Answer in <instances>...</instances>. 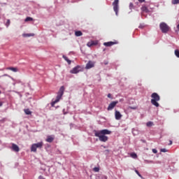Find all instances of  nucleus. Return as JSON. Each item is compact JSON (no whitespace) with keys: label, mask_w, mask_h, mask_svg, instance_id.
Here are the masks:
<instances>
[{"label":"nucleus","mask_w":179,"mask_h":179,"mask_svg":"<svg viewBox=\"0 0 179 179\" xmlns=\"http://www.w3.org/2000/svg\"><path fill=\"white\" fill-rule=\"evenodd\" d=\"M112 132L108 129H103L101 131H94V136L99 138V140L102 142H106L108 141V137L106 135L110 134Z\"/></svg>","instance_id":"f257e3e1"},{"label":"nucleus","mask_w":179,"mask_h":179,"mask_svg":"<svg viewBox=\"0 0 179 179\" xmlns=\"http://www.w3.org/2000/svg\"><path fill=\"white\" fill-rule=\"evenodd\" d=\"M151 103L155 107H159V103L158 101L161 100L160 96L157 93H152L151 94Z\"/></svg>","instance_id":"f03ea898"},{"label":"nucleus","mask_w":179,"mask_h":179,"mask_svg":"<svg viewBox=\"0 0 179 179\" xmlns=\"http://www.w3.org/2000/svg\"><path fill=\"white\" fill-rule=\"evenodd\" d=\"M43 145H44L43 142H39V143H34V144L31 145L30 150H31V152H37V148L41 149L43 148Z\"/></svg>","instance_id":"7ed1b4c3"},{"label":"nucleus","mask_w":179,"mask_h":179,"mask_svg":"<svg viewBox=\"0 0 179 179\" xmlns=\"http://www.w3.org/2000/svg\"><path fill=\"white\" fill-rule=\"evenodd\" d=\"M64 90H65V88H64V86H62V87L59 88V92H57V97H56V99H55V102H59V101H60V99H62V97L63 95H64Z\"/></svg>","instance_id":"20e7f679"},{"label":"nucleus","mask_w":179,"mask_h":179,"mask_svg":"<svg viewBox=\"0 0 179 179\" xmlns=\"http://www.w3.org/2000/svg\"><path fill=\"white\" fill-rule=\"evenodd\" d=\"M160 29L162 33L166 34L169 31L170 27L164 22L159 24Z\"/></svg>","instance_id":"39448f33"},{"label":"nucleus","mask_w":179,"mask_h":179,"mask_svg":"<svg viewBox=\"0 0 179 179\" xmlns=\"http://www.w3.org/2000/svg\"><path fill=\"white\" fill-rule=\"evenodd\" d=\"M119 0H114L113 3V10L115 13L116 15H118L119 13Z\"/></svg>","instance_id":"423d86ee"},{"label":"nucleus","mask_w":179,"mask_h":179,"mask_svg":"<svg viewBox=\"0 0 179 179\" xmlns=\"http://www.w3.org/2000/svg\"><path fill=\"white\" fill-rule=\"evenodd\" d=\"M119 101H112L108 106L107 110L110 111L114 109V108L117 105Z\"/></svg>","instance_id":"0eeeda50"},{"label":"nucleus","mask_w":179,"mask_h":179,"mask_svg":"<svg viewBox=\"0 0 179 179\" xmlns=\"http://www.w3.org/2000/svg\"><path fill=\"white\" fill-rule=\"evenodd\" d=\"M80 69H81V67L80 66H77L74 67L72 70H71L70 73L72 74H76V73H79L80 71H81Z\"/></svg>","instance_id":"6e6552de"},{"label":"nucleus","mask_w":179,"mask_h":179,"mask_svg":"<svg viewBox=\"0 0 179 179\" xmlns=\"http://www.w3.org/2000/svg\"><path fill=\"white\" fill-rule=\"evenodd\" d=\"M95 66V63L92 62V61H89L88 63L86 64L85 69H90L92 68H94Z\"/></svg>","instance_id":"1a4fd4ad"},{"label":"nucleus","mask_w":179,"mask_h":179,"mask_svg":"<svg viewBox=\"0 0 179 179\" xmlns=\"http://www.w3.org/2000/svg\"><path fill=\"white\" fill-rule=\"evenodd\" d=\"M115 117L117 120H120L122 117V115L120 113V112L115 110Z\"/></svg>","instance_id":"9d476101"},{"label":"nucleus","mask_w":179,"mask_h":179,"mask_svg":"<svg viewBox=\"0 0 179 179\" xmlns=\"http://www.w3.org/2000/svg\"><path fill=\"white\" fill-rule=\"evenodd\" d=\"M12 147H11V150H13L14 152H18L20 151V148L18 145L12 143Z\"/></svg>","instance_id":"9b49d317"},{"label":"nucleus","mask_w":179,"mask_h":179,"mask_svg":"<svg viewBox=\"0 0 179 179\" xmlns=\"http://www.w3.org/2000/svg\"><path fill=\"white\" fill-rule=\"evenodd\" d=\"M54 140H55L54 136H47L45 141L48 142V143H52L54 141Z\"/></svg>","instance_id":"f8f14e48"},{"label":"nucleus","mask_w":179,"mask_h":179,"mask_svg":"<svg viewBox=\"0 0 179 179\" xmlns=\"http://www.w3.org/2000/svg\"><path fill=\"white\" fill-rule=\"evenodd\" d=\"M141 10L143 13H148L150 12L149 8L148 7H146V6H143V7H141Z\"/></svg>","instance_id":"ddd939ff"},{"label":"nucleus","mask_w":179,"mask_h":179,"mask_svg":"<svg viewBox=\"0 0 179 179\" xmlns=\"http://www.w3.org/2000/svg\"><path fill=\"white\" fill-rule=\"evenodd\" d=\"M115 44H117V43H115V42H108V43H104L103 45H105L106 47H111V46L114 45Z\"/></svg>","instance_id":"4468645a"},{"label":"nucleus","mask_w":179,"mask_h":179,"mask_svg":"<svg viewBox=\"0 0 179 179\" xmlns=\"http://www.w3.org/2000/svg\"><path fill=\"white\" fill-rule=\"evenodd\" d=\"M97 44H98V42H96V41H91V42H88L87 45L88 47H92L94 45H96Z\"/></svg>","instance_id":"2eb2a0df"},{"label":"nucleus","mask_w":179,"mask_h":179,"mask_svg":"<svg viewBox=\"0 0 179 179\" xmlns=\"http://www.w3.org/2000/svg\"><path fill=\"white\" fill-rule=\"evenodd\" d=\"M6 70H10V71H13L15 73L18 71V69L17 68H14V67L6 68Z\"/></svg>","instance_id":"dca6fc26"},{"label":"nucleus","mask_w":179,"mask_h":179,"mask_svg":"<svg viewBox=\"0 0 179 179\" xmlns=\"http://www.w3.org/2000/svg\"><path fill=\"white\" fill-rule=\"evenodd\" d=\"M75 36L77 37H80V36H83V33L80 31H76Z\"/></svg>","instance_id":"f3484780"},{"label":"nucleus","mask_w":179,"mask_h":179,"mask_svg":"<svg viewBox=\"0 0 179 179\" xmlns=\"http://www.w3.org/2000/svg\"><path fill=\"white\" fill-rule=\"evenodd\" d=\"M130 156L133 158V159H137L138 158V155L137 154H136L135 152L131 153Z\"/></svg>","instance_id":"a211bd4d"},{"label":"nucleus","mask_w":179,"mask_h":179,"mask_svg":"<svg viewBox=\"0 0 179 179\" xmlns=\"http://www.w3.org/2000/svg\"><path fill=\"white\" fill-rule=\"evenodd\" d=\"M24 111L26 115H31V111L29 109H24Z\"/></svg>","instance_id":"6ab92c4d"},{"label":"nucleus","mask_w":179,"mask_h":179,"mask_svg":"<svg viewBox=\"0 0 179 179\" xmlns=\"http://www.w3.org/2000/svg\"><path fill=\"white\" fill-rule=\"evenodd\" d=\"M33 21V18L31 17H27V18L24 20L25 22Z\"/></svg>","instance_id":"aec40b11"},{"label":"nucleus","mask_w":179,"mask_h":179,"mask_svg":"<svg viewBox=\"0 0 179 179\" xmlns=\"http://www.w3.org/2000/svg\"><path fill=\"white\" fill-rule=\"evenodd\" d=\"M63 58L64 59V60H66L68 63V64H71V61H70L67 57H64L63 56Z\"/></svg>","instance_id":"412c9836"},{"label":"nucleus","mask_w":179,"mask_h":179,"mask_svg":"<svg viewBox=\"0 0 179 179\" xmlns=\"http://www.w3.org/2000/svg\"><path fill=\"white\" fill-rule=\"evenodd\" d=\"M154 124L152 122H148L146 123L147 127H150Z\"/></svg>","instance_id":"4be33fe9"},{"label":"nucleus","mask_w":179,"mask_h":179,"mask_svg":"<svg viewBox=\"0 0 179 179\" xmlns=\"http://www.w3.org/2000/svg\"><path fill=\"white\" fill-rule=\"evenodd\" d=\"M172 4L173 5L179 4V0H172Z\"/></svg>","instance_id":"5701e85b"},{"label":"nucleus","mask_w":179,"mask_h":179,"mask_svg":"<svg viewBox=\"0 0 179 179\" xmlns=\"http://www.w3.org/2000/svg\"><path fill=\"white\" fill-rule=\"evenodd\" d=\"M10 24V20H7L6 23V27H8Z\"/></svg>","instance_id":"b1692460"},{"label":"nucleus","mask_w":179,"mask_h":179,"mask_svg":"<svg viewBox=\"0 0 179 179\" xmlns=\"http://www.w3.org/2000/svg\"><path fill=\"white\" fill-rule=\"evenodd\" d=\"M175 55L179 58V50H175Z\"/></svg>","instance_id":"393cba45"},{"label":"nucleus","mask_w":179,"mask_h":179,"mask_svg":"<svg viewBox=\"0 0 179 179\" xmlns=\"http://www.w3.org/2000/svg\"><path fill=\"white\" fill-rule=\"evenodd\" d=\"M108 61H107V60H106V61H104L103 62H101V65H105V66H106V65H108Z\"/></svg>","instance_id":"a878e982"},{"label":"nucleus","mask_w":179,"mask_h":179,"mask_svg":"<svg viewBox=\"0 0 179 179\" xmlns=\"http://www.w3.org/2000/svg\"><path fill=\"white\" fill-rule=\"evenodd\" d=\"M128 109L136 110V109H138V107H137V106H134V107L129 106V107L128 108Z\"/></svg>","instance_id":"bb28decb"},{"label":"nucleus","mask_w":179,"mask_h":179,"mask_svg":"<svg viewBox=\"0 0 179 179\" xmlns=\"http://www.w3.org/2000/svg\"><path fill=\"white\" fill-rule=\"evenodd\" d=\"M99 168H98V167H94V169H93V171H95V172H99Z\"/></svg>","instance_id":"cd10ccee"},{"label":"nucleus","mask_w":179,"mask_h":179,"mask_svg":"<svg viewBox=\"0 0 179 179\" xmlns=\"http://www.w3.org/2000/svg\"><path fill=\"white\" fill-rule=\"evenodd\" d=\"M136 173L141 178H142V176L141 175V173H139V171L138 170H135Z\"/></svg>","instance_id":"c85d7f7f"},{"label":"nucleus","mask_w":179,"mask_h":179,"mask_svg":"<svg viewBox=\"0 0 179 179\" xmlns=\"http://www.w3.org/2000/svg\"><path fill=\"white\" fill-rule=\"evenodd\" d=\"M160 151L162 152H168V150H167L166 148L161 149Z\"/></svg>","instance_id":"c756f323"},{"label":"nucleus","mask_w":179,"mask_h":179,"mask_svg":"<svg viewBox=\"0 0 179 179\" xmlns=\"http://www.w3.org/2000/svg\"><path fill=\"white\" fill-rule=\"evenodd\" d=\"M58 103V102H56V100H55V101H52V102L51 103V106H55V103Z\"/></svg>","instance_id":"7c9ffc66"},{"label":"nucleus","mask_w":179,"mask_h":179,"mask_svg":"<svg viewBox=\"0 0 179 179\" xmlns=\"http://www.w3.org/2000/svg\"><path fill=\"white\" fill-rule=\"evenodd\" d=\"M31 36V34H24L23 36L24 37H30Z\"/></svg>","instance_id":"2f4dec72"},{"label":"nucleus","mask_w":179,"mask_h":179,"mask_svg":"<svg viewBox=\"0 0 179 179\" xmlns=\"http://www.w3.org/2000/svg\"><path fill=\"white\" fill-rule=\"evenodd\" d=\"M6 118H3L2 120H0V122L3 123L4 122H6Z\"/></svg>","instance_id":"473e14b6"},{"label":"nucleus","mask_w":179,"mask_h":179,"mask_svg":"<svg viewBox=\"0 0 179 179\" xmlns=\"http://www.w3.org/2000/svg\"><path fill=\"white\" fill-rule=\"evenodd\" d=\"M129 8H134V4H133V3H130V4H129Z\"/></svg>","instance_id":"72a5a7b5"},{"label":"nucleus","mask_w":179,"mask_h":179,"mask_svg":"<svg viewBox=\"0 0 179 179\" xmlns=\"http://www.w3.org/2000/svg\"><path fill=\"white\" fill-rule=\"evenodd\" d=\"M152 152L156 154V153H157V150L156 149H152Z\"/></svg>","instance_id":"f704fd0d"},{"label":"nucleus","mask_w":179,"mask_h":179,"mask_svg":"<svg viewBox=\"0 0 179 179\" xmlns=\"http://www.w3.org/2000/svg\"><path fill=\"white\" fill-rule=\"evenodd\" d=\"M108 98L111 99L112 98V95L111 94H108V96H107Z\"/></svg>","instance_id":"c9c22d12"},{"label":"nucleus","mask_w":179,"mask_h":179,"mask_svg":"<svg viewBox=\"0 0 179 179\" xmlns=\"http://www.w3.org/2000/svg\"><path fill=\"white\" fill-rule=\"evenodd\" d=\"M172 144H173V141H169V145H172Z\"/></svg>","instance_id":"e433bc0d"},{"label":"nucleus","mask_w":179,"mask_h":179,"mask_svg":"<svg viewBox=\"0 0 179 179\" xmlns=\"http://www.w3.org/2000/svg\"><path fill=\"white\" fill-rule=\"evenodd\" d=\"M38 179H45V178H43V177H42L41 176H40L38 177Z\"/></svg>","instance_id":"4c0bfd02"},{"label":"nucleus","mask_w":179,"mask_h":179,"mask_svg":"<svg viewBox=\"0 0 179 179\" xmlns=\"http://www.w3.org/2000/svg\"><path fill=\"white\" fill-rule=\"evenodd\" d=\"M3 106L2 102L0 101V107Z\"/></svg>","instance_id":"58836bf2"},{"label":"nucleus","mask_w":179,"mask_h":179,"mask_svg":"<svg viewBox=\"0 0 179 179\" xmlns=\"http://www.w3.org/2000/svg\"><path fill=\"white\" fill-rule=\"evenodd\" d=\"M177 29L179 30V24L177 26Z\"/></svg>","instance_id":"ea45409f"},{"label":"nucleus","mask_w":179,"mask_h":179,"mask_svg":"<svg viewBox=\"0 0 179 179\" xmlns=\"http://www.w3.org/2000/svg\"><path fill=\"white\" fill-rule=\"evenodd\" d=\"M148 163H152V161H150V162H148Z\"/></svg>","instance_id":"a19ab883"}]
</instances>
